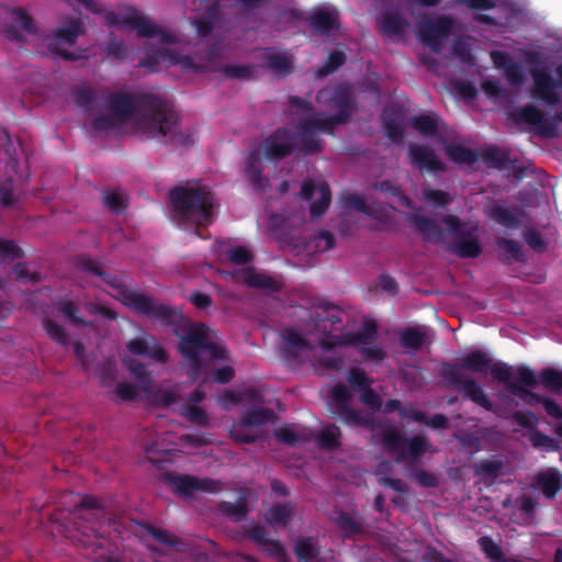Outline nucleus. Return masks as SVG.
Returning <instances> with one entry per match:
<instances>
[{"label": "nucleus", "mask_w": 562, "mask_h": 562, "mask_svg": "<svg viewBox=\"0 0 562 562\" xmlns=\"http://www.w3.org/2000/svg\"><path fill=\"white\" fill-rule=\"evenodd\" d=\"M378 337V326L374 322H364L361 329L350 336V342L355 346L371 345Z\"/></svg>", "instance_id": "obj_52"}, {"label": "nucleus", "mask_w": 562, "mask_h": 562, "mask_svg": "<svg viewBox=\"0 0 562 562\" xmlns=\"http://www.w3.org/2000/svg\"><path fill=\"white\" fill-rule=\"evenodd\" d=\"M330 397L335 404L336 413L342 423L348 426L368 425L369 419L361 412L352 408V394L344 383H336L331 387Z\"/></svg>", "instance_id": "obj_15"}, {"label": "nucleus", "mask_w": 562, "mask_h": 562, "mask_svg": "<svg viewBox=\"0 0 562 562\" xmlns=\"http://www.w3.org/2000/svg\"><path fill=\"white\" fill-rule=\"evenodd\" d=\"M491 360V357L486 352L475 349L465 353L459 362L442 363L440 375L448 389L461 392L473 403L492 412L493 403L485 394L482 385L475 379L463 373V371L479 374L487 373Z\"/></svg>", "instance_id": "obj_2"}, {"label": "nucleus", "mask_w": 562, "mask_h": 562, "mask_svg": "<svg viewBox=\"0 0 562 562\" xmlns=\"http://www.w3.org/2000/svg\"><path fill=\"white\" fill-rule=\"evenodd\" d=\"M103 14L105 23L109 26H132L140 38L158 37L164 44H176L178 42L176 35H172L154 24L147 16L143 15L135 8H128L122 13L105 10Z\"/></svg>", "instance_id": "obj_7"}, {"label": "nucleus", "mask_w": 562, "mask_h": 562, "mask_svg": "<svg viewBox=\"0 0 562 562\" xmlns=\"http://www.w3.org/2000/svg\"><path fill=\"white\" fill-rule=\"evenodd\" d=\"M218 510L224 516L236 522L244 520L248 513L247 503L245 498H241L235 503L225 501L221 502L218 505Z\"/></svg>", "instance_id": "obj_50"}, {"label": "nucleus", "mask_w": 562, "mask_h": 562, "mask_svg": "<svg viewBox=\"0 0 562 562\" xmlns=\"http://www.w3.org/2000/svg\"><path fill=\"white\" fill-rule=\"evenodd\" d=\"M82 33V23L78 19H71L68 21V23L63 26L58 27L54 32L55 40L53 42L64 41L69 46H72L76 44L77 38Z\"/></svg>", "instance_id": "obj_41"}, {"label": "nucleus", "mask_w": 562, "mask_h": 562, "mask_svg": "<svg viewBox=\"0 0 562 562\" xmlns=\"http://www.w3.org/2000/svg\"><path fill=\"white\" fill-rule=\"evenodd\" d=\"M241 422L234 423L229 428V437L238 443H255L259 437L246 429Z\"/></svg>", "instance_id": "obj_59"}, {"label": "nucleus", "mask_w": 562, "mask_h": 562, "mask_svg": "<svg viewBox=\"0 0 562 562\" xmlns=\"http://www.w3.org/2000/svg\"><path fill=\"white\" fill-rule=\"evenodd\" d=\"M231 281L246 284L249 288L278 293L282 290L283 283L274 277L259 272L252 267L235 269L226 272Z\"/></svg>", "instance_id": "obj_17"}, {"label": "nucleus", "mask_w": 562, "mask_h": 562, "mask_svg": "<svg viewBox=\"0 0 562 562\" xmlns=\"http://www.w3.org/2000/svg\"><path fill=\"white\" fill-rule=\"evenodd\" d=\"M479 157L488 168L506 170L512 165L508 150L497 146H488L482 149Z\"/></svg>", "instance_id": "obj_27"}, {"label": "nucleus", "mask_w": 562, "mask_h": 562, "mask_svg": "<svg viewBox=\"0 0 562 562\" xmlns=\"http://www.w3.org/2000/svg\"><path fill=\"white\" fill-rule=\"evenodd\" d=\"M256 67L254 65H225L222 72L226 78L248 80L254 78Z\"/></svg>", "instance_id": "obj_56"}, {"label": "nucleus", "mask_w": 562, "mask_h": 562, "mask_svg": "<svg viewBox=\"0 0 562 562\" xmlns=\"http://www.w3.org/2000/svg\"><path fill=\"white\" fill-rule=\"evenodd\" d=\"M169 201L179 223L196 227L207 226L213 220V194L204 186H178L169 190Z\"/></svg>", "instance_id": "obj_4"}, {"label": "nucleus", "mask_w": 562, "mask_h": 562, "mask_svg": "<svg viewBox=\"0 0 562 562\" xmlns=\"http://www.w3.org/2000/svg\"><path fill=\"white\" fill-rule=\"evenodd\" d=\"M75 514L78 518L89 524V531L95 538H103L102 528L109 520L101 503L91 495L85 494L75 505Z\"/></svg>", "instance_id": "obj_14"}, {"label": "nucleus", "mask_w": 562, "mask_h": 562, "mask_svg": "<svg viewBox=\"0 0 562 562\" xmlns=\"http://www.w3.org/2000/svg\"><path fill=\"white\" fill-rule=\"evenodd\" d=\"M346 63V55L344 52L334 50L331 52L324 65L317 70L319 77H325L335 72Z\"/></svg>", "instance_id": "obj_58"}, {"label": "nucleus", "mask_w": 562, "mask_h": 562, "mask_svg": "<svg viewBox=\"0 0 562 562\" xmlns=\"http://www.w3.org/2000/svg\"><path fill=\"white\" fill-rule=\"evenodd\" d=\"M538 384L535 371L527 366H519L516 368V382L509 385L508 392L526 403L531 391L527 387H532Z\"/></svg>", "instance_id": "obj_25"}, {"label": "nucleus", "mask_w": 562, "mask_h": 562, "mask_svg": "<svg viewBox=\"0 0 562 562\" xmlns=\"http://www.w3.org/2000/svg\"><path fill=\"white\" fill-rule=\"evenodd\" d=\"M479 544L491 562H507L503 550L491 537H481L479 539Z\"/></svg>", "instance_id": "obj_55"}, {"label": "nucleus", "mask_w": 562, "mask_h": 562, "mask_svg": "<svg viewBox=\"0 0 562 562\" xmlns=\"http://www.w3.org/2000/svg\"><path fill=\"white\" fill-rule=\"evenodd\" d=\"M105 90H95L91 87H76L72 89V98L75 103L86 112L94 109L97 101H103Z\"/></svg>", "instance_id": "obj_28"}, {"label": "nucleus", "mask_w": 562, "mask_h": 562, "mask_svg": "<svg viewBox=\"0 0 562 562\" xmlns=\"http://www.w3.org/2000/svg\"><path fill=\"white\" fill-rule=\"evenodd\" d=\"M442 222L456 238L450 247L453 254L460 258H476L482 254V246L477 238V225L463 223L453 214L443 216Z\"/></svg>", "instance_id": "obj_9"}, {"label": "nucleus", "mask_w": 562, "mask_h": 562, "mask_svg": "<svg viewBox=\"0 0 562 562\" xmlns=\"http://www.w3.org/2000/svg\"><path fill=\"white\" fill-rule=\"evenodd\" d=\"M539 380L544 389L555 394H562V370L543 368L540 371Z\"/></svg>", "instance_id": "obj_49"}, {"label": "nucleus", "mask_w": 562, "mask_h": 562, "mask_svg": "<svg viewBox=\"0 0 562 562\" xmlns=\"http://www.w3.org/2000/svg\"><path fill=\"white\" fill-rule=\"evenodd\" d=\"M443 149L449 159L456 164L472 165L479 158L476 151L462 145L447 144Z\"/></svg>", "instance_id": "obj_40"}, {"label": "nucleus", "mask_w": 562, "mask_h": 562, "mask_svg": "<svg viewBox=\"0 0 562 562\" xmlns=\"http://www.w3.org/2000/svg\"><path fill=\"white\" fill-rule=\"evenodd\" d=\"M294 552L299 562H313L319 553V546L313 537H300L294 542Z\"/></svg>", "instance_id": "obj_35"}, {"label": "nucleus", "mask_w": 562, "mask_h": 562, "mask_svg": "<svg viewBox=\"0 0 562 562\" xmlns=\"http://www.w3.org/2000/svg\"><path fill=\"white\" fill-rule=\"evenodd\" d=\"M246 177L255 190H263L265 179L262 177L261 153L252 150L247 156Z\"/></svg>", "instance_id": "obj_30"}, {"label": "nucleus", "mask_w": 562, "mask_h": 562, "mask_svg": "<svg viewBox=\"0 0 562 562\" xmlns=\"http://www.w3.org/2000/svg\"><path fill=\"white\" fill-rule=\"evenodd\" d=\"M344 311L327 301H322L315 305V318L317 322H328L331 325L342 323Z\"/></svg>", "instance_id": "obj_36"}, {"label": "nucleus", "mask_w": 562, "mask_h": 562, "mask_svg": "<svg viewBox=\"0 0 562 562\" xmlns=\"http://www.w3.org/2000/svg\"><path fill=\"white\" fill-rule=\"evenodd\" d=\"M77 266L80 270L91 273L93 276L99 277L105 284L111 286L116 291V297L121 300V302L127 307L131 306L130 300L127 297H132V295H138L139 292L131 290L127 285H125L122 280L110 272L104 271L100 263L87 256H80L77 259Z\"/></svg>", "instance_id": "obj_13"}, {"label": "nucleus", "mask_w": 562, "mask_h": 562, "mask_svg": "<svg viewBox=\"0 0 562 562\" xmlns=\"http://www.w3.org/2000/svg\"><path fill=\"white\" fill-rule=\"evenodd\" d=\"M408 221L424 239L432 243H440L443 239V231L434 220L420 214H412Z\"/></svg>", "instance_id": "obj_26"}, {"label": "nucleus", "mask_w": 562, "mask_h": 562, "mask_svg": "<svg viewBox=\"0 0 562 562\" xmlns=\"http://www.w3.org/2000/svg\"><path fill=\"white\" fill-rule=\"evenodd\" d=\"M496 245L499 250V256L504 262H510L512 260L518 262L524 261V251L518 241L499 238L497 239Z\"/></svg>", "instance_id": "obj_43"}, {"label": "nucleus", "mask_w": 562, "mask_h": 562, "mask_svg": "<svg viewBox=\"0 0 562 562\" xmlns=\"http://www.w3.org/2000/svg\"><path fill=\"white\" fill-rule=\"evenodd\" d=\"M295 505L293 503H282L271 506L266 515L265 520L270 526L286 527L294 514Z\"/></svg>", "instance_id": "obj_29"}, {"label": "nucleus", "mask_w": 562, "mask_h": 562, "mask_svg": "<svg viewBox=\"0 0 562 562\" xmlns=\"http://www.w3.org/2000/svg\"><path fill=\"white\" fill-rule=\"evenodd\" d=\"M23 256L22 249L12 239L0 238V258L13 261Z\"/></svg>", "instance_id": "obj_62"}, {"label": "nucleus", "mask_w": 562, "mask_h": 562, "mask_svg": "<svg viewBox=\"0 0 562 562\" xmlns=\"http://www.w3.org/2000/svg\"><path fill=\"white\" fill-rule=\"evenodd\" d=\"M282 337L284 340V344L281 347L282 359L289 366L302 363L303 358L301 352L311 347L307 339L293 327L285 328Z\"/></svg>", "instance_id": "obj_21"}, {"label": "nucleus", "mask_w": 562, "mask_h": 562, "mask_svg": "<svg viewBox=\"0 0 562 562\" xmlns=\"http://www.w3.org/2000/svg\"><path fill=\"white\" fill-rule=\"evenodd\" d=\"M167 481L171 488L183 497L191 496L194 491L217 493L220 491V482L210 479H199L190 474H169Z\"/></svg>", "instance_id": "obj_19"}, {"label": "nucleus", "mask_w": 562, "mask_h": 562, "mask_svg": "<svg viewBox=\"0 0 562 562\" xmlns=\"http://www.w3.org/2000/svg\"><path fill=\"white\" fill-rule=\"evenodd\" d=\"M104 204L115 214H122L126 210L124 195L120 191H104Z\"/></svg>", "instance_id": "obj_60"}, {"label": "nucleus", "mask_w": 562, "mask_h": 562, "mask_svg": "<svg viewBox=\"0 0 562 562\" xmlns=\"http://www.w3.org/2000/svg\"><path fill=\"white\" fill-rule=\"evenodd\" d=\"M510 119L518 124H528L536 128V132L542 138H554L558 136V125L562 123V111L551 115L550 119L533 104H527L513 110Z\"/></svg>", "instance_id": "obj_10"}, {"label": "nucleus", "mask_w": 562, "mask_h": 562, "mask_svg": "<svg viewBox=\"0 0 562 562\" xmlns=\"http://www.w3.org/2000/svg\"><path fill=\"white\" fill-rule=\"evenodd\" d=\"M314 33L321 36H330L339 29V12L334 7L315 9L307 18Z\"/></svg>", "instance_id": "obj_22"}, {"label": "nucleus", "mask_w": 562, "mask_h": 562, "mask_svg": "<svg viewBox=\"0 0 562 562\" xmlns=\"http://www.w3.org/2000/svg\"><path fill=\"white\" fill-rule=\"evenodd\" d=\"M273 417L274 412L272 409L265 407H256L254 409L245 412L241 415L239 422H241L243 425L247 427L257 428L267 425L270 420L273 419Z\"/></svg>", "instance_id": "obj_37"}, {"label": "nucleus", "mask_w": 562, "mask_h": 562, "mask_svg": "<svg viewBox=\"0 0 562 562\" xmlns=\"http://www.w3.org/2000/svg\"><path fill=\"white\" fill-rule=\"evenodd\" d=\"M297 145V133L286 127L277 128L262 143L265 158L269 161L279 162L290 156Z\"/></svg>", "instance_id": "obj_12"}, {"label": "nucleus", "mask_w": 562, "mask_h": 562, "mask_svg": "<svg viewBox=\"0 0 562 562\" xmlns=\"http://www.w3.org/2000/svg\"><path fill=\"white\" fill-rule=\"evenodd\" d=\"M221 19V8L218 4L210 5L203 14L194 21L196 33L202 36H209Z\"/></svg>", "instance_id": "obj_33"}, {"label": "nucleus", "mask_w": 562, "mask_h": 562, "mask_svg": "<svg viewBox=\"0 0 562 562\" xmlns=\"http://www.w3.org/2000/svg\"><path fill=\"white\" fill-rule=\"evenodd\" d=\"M526 404H540L550 417L560 419L561 422L557 426V434L562 437V407L554 398L542 396L531 391L530 396H528V400L526 401Z\"/></svg>", "instance_id": "obj_31"}, {"label": "nucleus", "mask_w": 562, "mask_h": 562, "mask_svg": "<svg viewBox=\"0 0 562 562\" xmlns=\"http://www.w3.org/2000/svg\"><path fill=\"white\" fill-rule=\"evenodd\" d=\"M335 521L346 538H353L364 531L362 524L348 512L340 510Z\"/></svg>", "instance_id": "obj_42"}, {"label": "nucleus", "mask_w": 562, "mask_h": 562, "mask_svg": "<svg viewBox=\"0 0 562 562\" xmlns=\"http://www.w3.org/2000/svg\"><path fill=\"white\" fill-rule=\"evenodd\" d=\"M411 126L424 136H435L438 132V117L432 114H420L411 119Z\"/></svg>", "instance_id": "obj_45"}, {"label": "nucleus", "mask_w": 562, "mask_h": 562, "mask_svg": "<svg viewBox=\"0 0 562 562\" xmlns=\"http://www.w3.org/2000/svg\"><path fill=\"white\" fill-rule=\"evenodd\" d=\"M7 14L10 23L4 26V33L9 41L24 43L26 38L22 32H26L30 35L38 34V27L25 8H8Z\"/></svg>", "instance_id": "obj_18"}, {"label": "nucleus", "mask_w": 562, "mask_h": 562, "mask_svg": "<svg viewBox=\"0 0 562 562\" xmlns=\"http://www.w3.org/2000/svg\"><path fill=\"white\" fill-rule=\"evenodd\" d=\"M266 61L269 68L282 76L289 75L293 67L292 57L283 53L267 54Z\"/></svg>", "instance_id": "obj_51"}, {"label": "nucleus", "mask_w": 562, "mask_h": 562, "mask_svg": "<svg viewBox=\"0 0 562 562\" xmlns=\"http://www.w3.org/2000/svg\"><path fill=\"white\" fill-rule=\"evenodd\" d=\"M209 333L205 324L192 322L189 317L173 333L178 338V352L187 361L192 379H196L204 367L201 359L203 353L212 359H226V349L212 341Z\"/></svg>", "instance_id": "obj_3"}, {"label": "nucleus", "mask_w": 562, "mask_h": 562, "mask_svg": "<svg viewBox=\"0 0 562 562\" xmlns=\"http://www.w3.org/2000/svg\"><path fill=\"white\" fill-rule=\"evenodd\" d=\"M492 218L506 228H518L520 226L519 217L508 207L497 205L491 212Z\"/></svg>", "instance_id": "obj_53"}, {"label": "nucleus", "mask_w": 562, "mask_h": 562, "mask_svg": "<svg viewBox=\"0 0 562 562\" xmlns=\"http://www.w3.org/2000/svg\"><path fill=\"white\" fill-rule=\"evenodd\" d=\"M488 371L491 372L493 378L497 382L503 383L507 390H509L510 384H514L516 382V378L513 379L512 367H509L505 362H502V361L493 362L491 360Z\"/></svg>", "instance_id": "obj_54"}, {"label": "nucleus", "mask_w": 562, "mask_h": 562, "mask_svg": "<svg viewBox=\"0 0 562 562\" xmlns=\"http://www.w3.org/2000/svg\"><path fill=\"white\" fill-rule=\"evenodd\" d=\"M182 415L198 426L205 427L209 425V416L202 407L187 404L183 406Z\"/></svg>", "instance_id": "obj_61"}, {"label": "nucleus", "mask_w": 562, "mask_h": 562, "mask_svg": "<svg viewBox=\"0 0 562 562\" xmlns=\"http://www.w3.org/2000/svg\"><path fill=\"white\" fill-rule=\"evenodd\" d=\"M43 327L48 335V337L54 340L55 342L67 346L69 342L68 334L66 333L65 328L56 323L53 319L45 318L43 321Z\"/></svg>", "instance_id": "obj_57"}, {"label": "nucleus", "mask_w": 562, "mask_h": 562, "mask_svg": "<svg viewBox=\"0 0 562 562\" xmlns=\"http://www.w3.org/2000/svg\"><path fill=\"white\" fill-rule=\"evenodd\" d=\"M103 101L109 102L116 122L125 123L133 119L137 134L144 139L162 144L170 140L182 146L193 144L192 135L179 132V116L172 105L159 95L105 90Z\"/></svg>", "instance_id": "obj_1"}, {"label": "nucleus", "mask_w": 562, "mask_h": 562, "mask_svg": "<svg viewBox=\"0 0 562 562\" xmlns=\"http://www.w3.org/2000/svg\"><path fill=\"white\" fill-rule=\"evenodd\" d=\"M504 469V462L499 459H483L473 465L476 476L483 479H496Z\"/></svg>", "instance_id": "obj_47"}, {"label": "nucleus", "mask_w": 562, "mask_h": 562, "mask_svg": "<svg viewBox=\"0 0 562 562\" xmlns=\"http://www.w3.org/2000/svg\"><path fill=\"white\" fill-rule=\"evenodd\" d=\"M557 79L551 76L548 68L531 69L532 87L530 94L532 99L541 101L547 106H553L561 102L557 88H562V63L555 67Z\"/></svg>", "instance_id": "obj_11"}, {"label": "nucleus", "mask_w": 562, "mask_h": 562, "mask_svg": "<svg viewBox=\"0 0 562 562\" xmlns=\"http://www.w3.org/2000/svg\"><path fill=\"white\" fill-rule=\"evenodd\" d=\"M408 157L412 165L419 170L445 171L446 167L437 157L435 151L425 145L411 144L408 146Z\"/></svg>", "instance_id": "obj_23"}, {"label": "nucleus", "mask_w": 562, "mask_h": 562, "mask_svg": "<svg viewBox=\"0 0 562 562\" xmlns=\"http://www.w3.org/2000/svg\"><path fill=\"white\" fill-rule=\"evenodd\" d=\"M408 22L397 12L383 13L380 19V27L383 34L387 36H401L404 34Z\"/></svg>", "instance_id": "obj_32"}, {"label": "nucleus", "mask_w": 562, "mask_h": 562, "mask_svg": "<svg viewBox=\"0 0 562 562\" xmlns=\"http://www.w3.org/2000/svg\"><path fill=\"white\" fill-rule=\"evenodd\" d=\"M301 131L303 133L297 134L296 145V149L300 151V154H302L303 156H311L322 151L323 142L319 138L312 135L314 132H305L303 130Z\"/></svg>", "instance_id": "obj_48"}, {"label": "nucleus", "mask_w": 562, "mask_h": 562, "mask_svg": "<svg viewBox=\"0 0 562 562\" xmlns=\"http://www.w3.org/2000/svg\"><path fill=\"white\" fill-rule=\"evenodd\" d=\"M330 106L337 110L336 114L313 113L300 122L299 128L305 132L333 134L336 126L346 124L349 121L353 110V98L348 90H338L330 99Z\"/></svg>", "instance_id": "obj_5"}, {"label": "nucleus", "mask_w": 562, "mask_h": 562, "mask_svg": "<svg viewBox=\"0 0 562 562\" xmlns=\"http://www.w3.org/2000/svg\"><path fill=\"white\" fill-rule=\"evenodd\" d=\"M145 530L147 535H149L154 540L169 548L182 550L184 547L183 541L178 536H176L175 533L167 529L155 527L153 525H147L145 527Z\"/></svg>", "instance_id": "obj_39"}, {"label": "nucleus", "mask_w": 562, "mask_h": 562, "mask_svg": "<svg viewBox=\"0 0 562 562\" xmlns=\"http://www.w3.org/2000/svg\"><path fill=\"white\" fill-rule=\"evenodd\" d=\"M126 349L136 357H145L155 362L165 364L169 361V355L158 339L151 334L130 339Z\"/></svg>", "instance_id": "obj_20"}, {"label": "nucleus", "mask_w": 562, "mask_h": 562, "mask_svg": "<svg viewBox=\"0 0 562 562\" xmlns=\"http://www.w3.org/2000/svg\"><path fill=\"white\" fill-rule=\"evenodd\" d=\"M381 445L387 453L396 456L397 463L417 461L430 449V443L425 436L415 435L407 438L393 427L382 430Z\"/></svg>", "instance_id": "obj_6"}, {"label": "nucleus", "mask_w": 562, "mask_h": 562, "mask_svg": "<svg viewBox=\"0 0 562 562\" xmlns=\"http://www.w3.org/2000/svg\"><path fill=\"white\" fill-rule=\"evenodd\" d=\"M58 311L75 325H89V323L79 315V310L72 301L60 302Z\"/></svg>", "instance_id": "obj_63"}, {"label": "nucleus", "mask_w": 562, "mask_h": 562, "mask_svg": "<svg viewBox=\"0 0 562 562\" xmlns=\"http://www.w3.org/2000/svg\"><path fill=\"white\" fill-rule=\"evenodd\" d=\"M347 380L351 387L359 392L370 386V382L368 380L366 372L359 368L350 369L347 374Z\"/></svg>", "instance_id": "obj_64"}, {"label": "nucleus", "mask_w": 562, "mask_h": 562, "mask_svg": "<svg viewBox=\"0 0 562 562\" xmlns=\"http://www.w3.org/2000/svg\"><path fill=\"white\" fill-rule=\"evenodd\" d=\"M538 384L535 371L527 366H519L516 368V382L509 385L508 392L526 403L531 391L527 387H532Z\"/></svg>", "instance_id": "obj_24"}, {"label": "nucleus", "mask_w": 562, "mask_h": 562, "mask_svg": "<svg viewBox=\"0 0 562 562\" xmlns=\"http://www.w3.org/2000/svg\"><path fill=\"white\" fill-rule=\"evenodd\" d=\"M341 431L338 426L330 424L324 427L318 434L316 441L324 450H335L340 447Z\"/></svg>", "instance_id": "obj_44"}, {"label": "nucleus", "mask_w": 562, "mask_h": 562, "mask_svg": "<svg viewBox=\"0 0 562 562\" xmlns=\"http://www.w3.org/2000/svg\"><path fill=\"white\" fill-rule=\"evenodd\" d=\"M454 25V20L441 15L435 20H423L418 23V34L423 44L432 50H438L442 40L448 37Z\"/></svg>", "instance_id": "obj_16"}, {"label": "nucleus", "mask_w": 562, "mask_h": 562, "mask_svg": "<svg viewBox=\"0 0 562 562\" xmlns=\"http://www.w3.org/2000/svg\"><path fill=\"white\" fill-rule=\"evenodd\" d=\"M536 484L547 498H553L562 488V475L558 472H542L537 474Z\"/></svg>", "instance_id": "obj_34"}, {"label": "nucleus", "mask_w": 562, "mask_h": 562, "mask_svg": "<svg viewBox=\"0 0 562 562\" xmlns=\"http://www.w3.org/2000/svg\"><path fill=\"white\" fill-rule=\"evenodd\" d=\"M427 338V333L419 327H407L400 334V344L405 349L419 350Z\"/></svg>", "instance_id": "obj_38"}, {"label": "nucleus", "mask_w": 562, "mask_h": 562, "mask_svg": "<svg viewBox=\"0 0 562 562\" xmlns=\"http://www.w3.org/2000/svg\"><path fill=\"white\" fill-rule=\"evenodd\" d=\"M318 199L310 205V214L313 220L323 216L329 207L331 193L326 182L319 183L317 188Z\"/></svg>", "instance_id": "obj_46"}, {"label": "nucleus", "mask_w": 562, "mask_h": 562, "mask_svg": "<svg viewBox=\"0 0 562 562\" xmlns=\"http://www.w3.org/2000/svg\"><path fill=\"white\" fill-rule=\"evenodd\" d=\"M131 302L130 308L137 314L147 316L154 322L159 323L165 327H170L172 333L178 329L182 323L188 318L182 310L177 306H171L159 302L154 296L138 293L127 297Z\"/></svg>", "instance_id": "obj_8"}]
</instances>
